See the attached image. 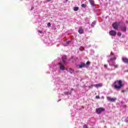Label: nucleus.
Listing matches in <instances>:
<instances>
[{
    "instance_id": "17",
    "label": "nucleus",
    "mask_w": 128,
    "mask_h": 128,
    "mask_svg": "<svg viewBox=\"0 0 128 128\" xmlns=\"http://www.w3.org/2000/svg\"><path fill=\"white\" fill-rule=\"evenodd\" d=\"M116 60V57H114L112 58H110V60Z\"/></svg>"
},
{
    "instance_id": "28",
    "label": "nucleus",
    "mask_w": 128,
    "mask_h": 128,
    "mask_svg": "<svg viewBox=\"0 0 128 128\" xmlns=\"http://www.w3.org/2000/svg\"><path fill=\"white\" fill-rule=\"evenodd\" d=\"M84 128H88V126L86 125V124H84Z\"/></svg>"
},
{
    "instance_id": "25",
    "label": "nucleus",
    "mask_w": 128,
    "mask_h": 128,
    "mask_svg": "<svg viewBox=\"0 0 128 128\" xmlns=\"http://www.w3.org/2000/svg\"><path fill=\"white\" fill-rule=\"evenodd\" d=\"M92 86H94V85H92V84L90 85V86H88V88H92Z\"/></svg>"
},
{
    "instance_id": "15",
    "label": "nucleus",
    "mask_w": 128,
    "mask_h": 128,
    "mask_svg": "<svg viewBox=\"0 0 128 128\" xmlns=\"http://www.w3.org/2000/svg\"><path fill=\"white\" fill-rule=\"evenodd\" d=\"M74 10L75 12H77V10H78V7L76 6L74 8Z\"/></svg>"
},
{
    "instance_id": "14",
    "label": "nucleus",
    "mask_w": 128,
    "mask_h": 128,
    "mask_svg": "<svg viewBox=\"0 0 128 128\" xmlns=\"http://www.w3.org/2000/svg\"><path fill=\"white\" fill-rule=\"evenodd\" d=\"M90 4L92 6H94V2L93 1H90Z\"/></svg>"
},
{
    "instance_id": "19",
    "label": "nucleus",
    "mask_w": 128,
    "mask_h": 128,
    "mask_svg": "<svg viewBox=\"0 0 128 128\" xmlns=\"http://www.w3.org/2000/svg\"><path fill=\"white\" fill-rule=\"evenodd\" d=\"M117 36H122V32H118L117 34Z\"/></svg>"
},
{
    "instance_id": "8",
    "label": "nucleus",
    "mask_w": 128,
    "mask_h": 128,
    "mask_svg": "<svg viewBox=\"0 0 128 128\" xmlns=\"http://www.w3.org/2000/svg\"><path fill=\"white\" fill-rule=\"evenodd\" d=\"M122 60L124 64H128V58L126 57L122 58Z\"/></svg>"
},
{
    "instance_id": "9",
    "label": "nucleus",
    "mask_w": 128,
    "mask_h": 128,
    "mask_svg": "<svg viewBox=\"0 0 128 128\" xmlns=\"http://www.w3.org/2000/svg\"><path fill=\"white\" fill-rule=\"evenodd\" d=\"M122 32H126V26H121L120 28Z\"/></svg>"
},
{
    "instance_id": "29",
    "label": "nucleus",
    "mask_w": 128,
    "mask_h": 128,
    "mask_svg": "<svg viewBox=\"0 0 128 128\" xmlns=\"http://www.w3.org/2000/svg\"><path fill=\"white\" fill-rule=\"evenodd\" d=\"M38 32L40 34H42V32L41 30H38Z\"/></svg>"
},
{
    "instance_id": "12",
    "label": "nucleus",
    "mask_w": 128,
    "mask_h": 128,
    "mask_svg": "<svg viewBox=\"0 0 128 128\" xmlns=\"http://www.w3.org/2000/svg\"><path fill=\"white\" fill-rule=\"evenodd\" d=\"M94 86H96V88H100L102 86V84H94Z\"/></svg>"
},
{
    "instance_id": "30",
    "label": "nucleus",
    "mask_w": 128,
    "mask_h": 128,
    "mask_svg": "<svg viewBox=\"0 0 128 128\" xmlns=\"http://www.w3.org/2000/svg\"><path fill=\"white\" fill-rule=\"evenodd\" d=\"M52 0H46V2H51Z\"/></svg>"
},
{
    "instance_id": "26",
    "label": "nucleus",
    "mask_w": 128,
    "mask_h": 128,
    "mask_svg": "<svg viewBox=\"0 0 128 128\" xmlns=\"http://www.w3.org/2000/svg\"><path fill=\"white\" fill-rule=\"evenodd\" d=\"M126 90H122V92L124 93V92H126Z\"/></svg>"
},
{
    "instance_id": "21",
    "label": "nucleus",
    "mask_w": 128,
    "mask_h": 128,
    "mask_svg": "<svg viewBox=\"0 0 128 128\" xmlns=\"http://www.w3.org/2000/svg\"><path fill=\"white\" fill-rule=\"evenodd\" d=\"M114 68H118V65L115 64V65H114Z\"/></svg>"
},
{
    "instance_id": "33",
    "label": "nucleus",
    "mask_w": 128,
    "mask_h": 128,
    "mask_svg": "<svg viewBox=\"0 0 128 128\" xmlns=\"http://www.w3.org/2000/svg\"><path fill=\"white\" fill-rule=\"evenodd\" d=\"M92 1H93L92 0H89V2H92Z\"/></svg>"
},
{
    "instance_id": "16",
    "label": "nucleus",
    "mask_w": 128,
    "mask_h": 128,
    "mask_svg": "<svg viewBox=\"0 0 128 128\" xmlns=\"http://www.w3.org/2000/svg\"><path fill=\"white\" fill-rule=\"evenodd\" d=\"M96 24V21L93 22L92 24V26H94V25Z\"/></svg>"
},
{
    "instance_id": "32",
    "label": "nucleus",
    "mask_w": 128,
    "mask_h": 128,
    "mask_svg": "<svg viewBox=\"0 0 128 128\" xmlns=\"http://www.w3.org/2000/svg\"><path fill=\"white\" fill-rule=\"evenodd\" d=\"M96 98H100V96H96Z\"/></svg>"
},
{
    "instance_id": "10",
    "label": "nucleus",
    "mask_w": 128,
    "mask_h": 128,
    "mask_svg": "<svg viewBox=\"0 0 128 128\" xmlns=\"http://www.w3.org/2000/svg\"><path fill=\"white\" fill-rule=\"evenodd\" d=\"M66 56L64 55L62 56V62L63 64H66Z\"/></svg>"
},
{
    "instance_id": "7",
    "label": "nucleus",
    "mask_w": 128,
    "mask_h": 128,
    "mask_svg": "<svg viewBox=\"0 0 128 128\" xmlns=\"http://www.w3.org/2000/svg\"><path fill=\"white\" fill-rule=\"evenodd\" d=\"M78 32L80 34H84V29H82V26L79 27Z\"/></svg>"
},
{
    "instance_id": "27",
    "label": "nucleus",
    "mask_w": 128,
    "mask_h": 128,
    "mask_svg": "<svg viewBox=\"0 0 128 128\" xmlns=\"http://www.w3.org/2000/svg\"><path fill=\"white\" fill-rule=\"evenodd\" d=\"M104 68H108V64H104Z\"/></svg>"
},
{
    "instance_id": "24",
    "label": "nucleus",
    "mask_w": 128,
    "mask_h": 128,
    "mask_svg": "<svg viewBox=\"0 0 128 128\" xmlns=\"http://www.w3.org/2000/svg\"><path fill=\"white\" fill-rule=\"evenodd\" d=\"M125 122H128V118L124 120Z\"/></svg>"
},
{
    "instance_id": "34",
    "label": "nucleus",
    "mask_w": 128,
    "mask_h": 128,
    "mask_svg": "<svg viewBox=\"0 0 128 128\" xmlns=\"http://www.w3.org/2000/svg\"><path fill=\"white\" fill-rule=\"evenodd\" d=\"M66 0V2H68V0Z\"/></svg>"
},
{
    "instance_id": "13",
    "label": "nucleus",
    "mask_w": 128,
    "mask_h": 128,
    "mask_svg": "<svg viewBox=\"0 0 128 128\" xmlns=\"http://www.w3.org/2000/svg\"><path fill=\"white\" fill-rule=\"evenodd\" d=\"M66 70H67V72H70L71 74H72V72H74V70L72 69L71 68H70L69 70H68V69H66Z\"/></svg>"
},
{
    "instance_id": "23",
    "label": "nucleus",
    "mask_w": 128,
    "mask_h": 128,
    "mask_svg": "<svg viewBox=\"0 0 128 128\" xmlns=\"http://www.w3.org/2000/svg\"><path fill=\"white\" fill-rule=\"evenodd\" d=\"M47 25H48V26H52V24H50V22H48V24H47Z\"/></svg>"
},
{
    "instance_id": "20",
    "label": "nucleus",
    "mask_w": 128,
    "mask_h": 128,
    "mask_svg": "<svg viewBox=\"0 0 128 128\" xmlns=\"http://www.w3.org/2000/svg\"><path fill=\"white\" fill-rule=\"evenodd\" d=\"M81 6H82V8H86V4H82L81 5Z\"/></svg>"
},
{
    "instance_id": "5",
    "label": "nucleus",
    "mask_w": 128,
    "mask_h": 128,
    "mask_svg": "<svg viewBox=\"0 0 128 128\" xmlns=\"http://www.w3.org/2000/svg\"><path fill=\"white\" fill-rule=\"evenodd\" d=\"M109 34L112 36H116V32L114 30H112L109 32Z\"/></svg>"
},
{
    "instance_id": "2",
    "label": "nucleus",
    "mask_w": 128,
    "mask_h": 128,
    "mask_svg": "<svg viewBox=\"0 0 128 128\" xmlns=\"http://www.w3.org/2000/svg\"><path fill=\"white\" fill-rule=\"evenodd\" d=\"M106 110V108H99L96 109V112L98 114H100L102 112H104Z\"/></svg>"
},
{
    "instance_id": "18",
    "label": "nucleus",
    "mask_w": 128,
    "mask_h": 128,
    "mask_svg": "<svg viewBox=\"0 0 128 128\" xmlns=\"http://www.w3.org/2000/svg\"><path fill=\"white\" fill-rule=\"evenodd\" d=\"M70 44V41H67V42H66V46H68V44Z\"/></svg>"
},
{
    "instance_id": "22",
    "label": "nucleus",
    "mask_w": 128,
    "mask_h": 128,
    "mask_svg": "<svg viewBox=\"0 0 128 128\" xmlns=\"http://www.w3.org/2000/svg\"><path fill=\"white\" fill-rule=\"evenodd\" d=\"M86 64L87 66H88V64H90V62H86Z\"/></svg>"
},
{
    "instance_id": "1",
    "label": "nucleus",
    "mask_w": 128,
    "mask_h": 128,
    "mask_svg": "<svg viewBox=\"0 0 128 128\" xmlns=\"http://www.w3.org/2000/svg\"><path fill=\"white\" fill-rule=\"evenodd\" d=\"M116 82H118L119 86L116 84ZM114 84H115L114 88L117 90H120V88H122L124 86V85L122 84V80H117L116 82H115Z\"/></svg>"
},
{
    "instance_id": "11",
    "label": "nucleus",
    "mask_w": 128,
    "mask_h": 128,
    "mask_svg": "<svg viewBox=\"0 0 128 128\" xmlns=\"http://www.w3.org/2000/svg\"><path fill=\"white\" fill-rule=\"evenodd\" d=\"M86 67V64L84 63H82L81 64L79 65L80 68H82Z\"/></svg>"
},
{
    "instance_id": "6",
    "label": "nucleus",
    "mask_w": 128,
    "mask_h": 128,
    "mask_svg": "<svg viewBox=\"0 0 128 128\" xmlns=\"http://www.w3.org/2000/svg\"><path fill=\"white\" fill-rule=\"evenodd\" d=\"M58 64L60 66V68L61 70H66L62 62H59Z\"/></svg>"
},
{
    "instance_id": "4",
    "label": "nucleus",
    "mask_w": 128,
    "mask_h": 128,
    "mask_svg": "<svg viewBox=\"0 0 128 128\" xmlns=\"http://www.w3.org/2000/svg\"><path fill=\"white\" fill-rule=\"evenodd\" d=\"M118 24H120V22H115L112 24V26L114 28V30H118Z\"/></svg>"
},
{
    "instance_id": "3",
    "label": "nucleus",
    "mask_w": 128,
    "mask_h": 128,
    "mask_svg": "<svg viewBox=\"0 0 128 128\" xmlns=\"http://www.w3.org/2000/svg\"><path fill=\"white\" fill-rule=\"evenodd\" d=\"M106 100H108V102H114L116 100V98H112L110 96H108L106 98Z\"/></svg>"
},
{
    "instance_id": "31",
    "label": "nucleus",
    "mask_w": 128,
    "mask_h": 128,
    "mask_svg": "<svg viewBox=\"0 0 128 128\" xmlns=\"http://www.w3.org/2000/svg\"><path fill=\"white\" fill-rule=\"evenodd\" d=\"M111 54H112V56H114V53H112V52H111Z\"/></svg>"
}]
</instances>
